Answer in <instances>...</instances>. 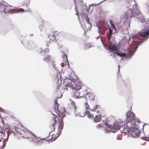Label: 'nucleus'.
Masks as SVG:
<instances>
[{
  "instance_id": "nucleus-1",
  "label": "nucleus",
  "mask_w": 149,
  "mask_h": 149,
  "mask_svg": "<svg viewBox=\"0 0 149 149\" xmlns=\"http://www.w3.org/2000/svg\"><path fill=\"white\" fill-rule=\"evenodd\" d=\"M21 126L20 123L18 124V126H17L16 124L15 125L14 128L15 131L14 132V134L15 138L19 139L22 137L26 139L32 138L33 134L29 130L27 129L21 130L19 128Z\"/></svg>"
},
{
  "instance_id": "nucleus-2",
  "label": "nucleus",
  "mask_w": 149,
  "mask_h": 149,
  "mask_svg": "<svg viewBox=\"0 0 149 149\" xmlns=\"http://www.w3.org/2000/svg\"><path fill=\"white\" fill-rule=\"evenodd\" d=\"M0 126V142L3 140V148L5 147L6 144V141L7 138L10 134H12V130L10 127L9 125H6L5 129Z\"/></svg>"
},
{
  "instance_id": "nucleus-3",
  "label": "nucleus",
  "mask_w": 149,
  "mask_h": 149,
  "mask_svg": "<svg viewBox=\"0 0 149 149\" xmlns=\"http://www.w3.org/2000/svg\"><path fill=\"white\" fill-rule=\"evenodd\" d=\"M53 115L56 116L53 118L50 121V124L53 127V130H54L55 128L56 127V123H59L58 130L59 132H61L63 130L64 126V122L63 121V119L62 118H58L56 115H55L54 113Z\"/></svg>"
},
{
  "instance_id": "nucleus-4",
  "label": "nucleus",
  "mask_w": 149,
  "mask_h": 149,
  "mask_svg": "<svg viewBox=\"0 0 149 149\" xmlns=\"http://www.w3.org/2000/svg\"><path fill=\"white\" fill-rule=\"evenodd\" d=\"M54 109L55 112L57 113V116H59V118L64 117L66 116L65 112H66L65 108H63L62 109H58L59 104L57 102V100H55L54 102Z\"/></svg>"
},
{
  "instance_id": "nucleus-5",
  "label": "nucleus",
  "mask_w": 149,
  "mask_h": 149,
  "mask_svg": "<svg viewBox=\"0 0 149 149\" xmlns=\"http://www.w3.org/2000/svg\"><path fill=\"white\" fill-rule=\"evenodd\" d=\"M149 35V28L140 32L137 37L138 40L136 41H139L140 42H141L145 39H146L148 38Z\"/></svg>"
},
{
  "instance_id": "nucleus-6",
  "label": "nucleus",
  "mask_w": 149,
  "mask_h": 149,
  "mask_svg": "<svg viewBox=\"0 0 149 149\" xmlns=\"http://www.w3.org/2000/svg\"><path fill=\"white\" fill-rule=\"evenodd\" d=\"M68 86L70 87L72 89L75 90H79L81 88L82 84L81 81H77L75 82L74 80H71L70 82H69L68 84Z\"/></svg>"
},
{
  "instance_id": "nucleus-7",
  "label": "nucleus",
  "mask_w": 149,
  "mask_h": 149,
  "mask_svg": "<svg viewBox=\"0 0 149 149\" xmlns=\"http://www.w3.org/2000/svg\"><path fill=\"white\" fill-rule=\"evenodd\" d=\"M120 129V126L118 123H115L113 126L108 125L107 128L104 129L107 132H113L115 133Z\"/></svg>"
},
{
  "instance_id": "nucleus-8",
  "label": "nucleus",
  "mask_w": 149,
  "mask_h": 149,
  "mask_svg": "<svg viewBox=\"0 0 149 149\" xmlns=\"http://www.w3.org/2000/svg\"><path fill=\"white\" fill-rule=\"evenodd\" d=\"M72 106H73L74 111L76 114H77H77H79L82 117H84L85 116V115H86L88 118L92 119L94 117L93 114H91L90 111H86L85 112H84L83 114H81L82 113V112L81 113H79L78 111H77V113H76V107L75 105V102H74L72 101Z\"/></svg>"
},
{
  "instance_id": "nucleus-9",
  "label": "nucleus",
  "mask_w": 149,
  "mask_h": 149,
  "mask_svg": "<svg viewBox=\"0 0 149 149\" xmlns=\"http://www.w3.org/2000/svg\"><path fill=\"white\" fill-rule=\"evenodd\" d=\"M128 133L129 136L132 137H136L139 136L140 132L139 130L132 129L129 130Z\"/></svg>"
},
{
  "instance_id": "nucleus-10",
  "label": "nucleus",
  "mask_w": 149,
  "mask_h": 149,
  "mask_svg": "<svg viewBox=\"0 0 149 149\" xmlns=\"http://www.w3.org/2000/svg\"><path fill=\"white\" fill-rule=\"evenodd\" d=\"M58 34L57 31L51 32L49 34L48 38L50 40V41L56 42L57 41L56 38V36Z\"/></svg>"
},
{
  "instance_id": "nucleus-11",
  "label": "nucleus",
  "mask_w": 149,
  "mask_h": 149,
  "mask_svg": "<svg viewBox=\"0 0 149 149\" xmlns=\"http://www.w3.org/2000/svg\"><path fill=\"white\" fill-rule=\"evenodd\" d=\"M132 9L133 11V14L134 17L139 16L140 15L141 12L139 11V8L137 6L136 4L133 5Z\"/></svg>"
},
{
  "instance_id": "nucleus-12",
  "label": "nucleus",
  "mask_w": 149,
  "mask_h": 149,
  "mask_svg": "<svg viewBox=\"0 0 149 149\" xmlns=\"http://www.w3.org/2000/svg\"><path fill=\"white\" fill-rule=\"evenodd\" d=\"M133 11L132 10V9L131 8H130L125 14L124 17L125 21L128 19L129 20H130L131 19L132 17H133Z\"/></svg>"
},
{
  "instance_id": "nucleus-13",
  "label": "nucleus",
  "mask_w": 149,
  "mask_h": 149,
  "mask_svg": "<svg viewBox=\"0 0 149 149\" xmlns=\"http://www.w3.org/2000/svg\"><path fill=\"white\" fill-rule=\"evenodd\" d=\"M135 116L133 112H128L126 114V121L129 123L132 121Z\"/></svg>"
},
{
  "instance_id": "nucleus-14",
  "label": "nucleus",
  "mask_w": 149,
  "mask_h": 149,
  "mask_svg": "<svg viewBox=\"0 0 149 149\" xmlns=\"http://www.w3.org/2000/svg\"><path fill=\"white\" fill-rule=\"evenodd\" d=\"M43 60L47 62H51L54 67H55L54 64V61L52 59V58L50 55H47L45 57L43 58Z\"/></svg>"
},
{
  "instance_id": "nucleus-15",
  "label": "nucleus",
  "mask_w": 149,
  "mask_h": 149,
  "mask_svg": "<svg viewBox=\"0 0 149 149\" xmlns=\"http://www.w3.org/2000/svg\"><path fill=\"white\" fill-rule=\"evenodd\" d=\"M15 7L12 6L6 5L5 10V13H7L9 11L12 10H13L14 12H15Z\"/></svg>"
},
{
  "instance_id": "nucleus-16",
  "label": "nucleus",
  "mask_w": 149,
  "mask_h": 149,
  "mask_svg": "<svg viewBox=\"0 0 149 149\" xmlns=\"http://www.w3.org/2000/svg\"><path fill=\"white\" fill-rule=\"evenodd\" d=\"M107 49L108 50L109 49L115 51H118V49L117 46L113 44H111L108 47Z\"/></svg>"
},
{
  "instance_id": "nucleus-17",
  "label": "nucleus",
  "mask_w": 149,
  "mask_h": 149,
  "mask_svg": "<svg viewBox=\"0 0 149 149\" xmlns=\"http://www.w3.org/2000/svg\"><path fill=\"white\" fill-rule=\"evenodd\" d=\"M6 6V3L4 2L0 3V11L1 12L5 13Z\"/></svg>"
},
{
  "instance_id": "nucleus-18",
  "label": "nucleus",
  "mask_w": 149,
  "mask_h": 149,
  "mask_svg": "<svg viewBox=\"0 0 149 149\" xmlns=\"http://www.w3.org/2000/svg\"><path fill=\"white\" fill-rule=\"evenodd\" d=\"M85 95H87V97L88 99L90 100H94L95 96L92 93H91L90 92L87 93L86 94H85Z\"/></svg>"
},
{
  "instance_id": "nucleus-19",
  "label": "nucleus",
  "mask_w": 149,
  "mask_h": 149,
  "mask_svg": "<svg viewBox=\"0 0 149 149\" xmlns=\"http://www.w3.org/2000/svg\"><path fill=\"white\" fill-rule=\"evenodd\" d=\"M101 117L102 116L101 114L96 115L94 119V122L95 123L100 122L101 120Z\"/></svg>"
},
{
  "instance_id": "nucleus-20",
  "label": "nucleus",
  "mask_w": 149,
  "mask_h": 149,
  "mask_svg": "<svg viewBox=\"0 0 149 149\" xmlns=\"http://www.w3.org/2000/svg\"><path fill=\"white\" fill-rule=\"evenodd\" d=\"M33 137L34 138V139H33L32 140V143H34V142L38 143L39 141L41 140V139L40 138L35 135L34 134H33V136H32V137Z\"/></svg>"
},
{
  "instance_id": "nucleus-21",
  "label": "nucleus",
  "mask_w": 149,
  "mask_h": 149,
  "mask_svg": "<svg viewBox=\"0 0 149 149\" xmlns=\"http://www.w3.org/2000/svg\"><path fill=\"white\" fill-rule=\"evenodd\" d=\"M49 49L48 48H45L43 50L39 51V53L41 55H45V53L49 52Z\"/></svg>"
},
{
  "instance_id": "nucleus-22",
  "label": "nucleus",
  "mask_w": 149,
  "mask_h": 149,
  "mask_svg": "<svg viewBox=\"0 0 149 149\" xmlns=\"http://www.w3.org/2000/svg\"><path fill=\"white\" fill-rule=\"evenodd\" d=\"M74 94L73 95V96L74 97L76 98H79L80 97V93L78 91H76L74 92Z\"/></svg>"
},
{
  "instance_id": "nucleus-23",
  "label": "nucleus",
  "mask_w": 149,
  "mask_h": 149,
  "mask_svg": "<svg viewBox=\"0 0 149 149\" xmlns=\"http://www.w3.org/2000/svg\"><path fill=\"white\" fill-rule=\"evenodd\" d=\"M108 32L109 33V35L107 37V38L108 40H110L111 38V35L113 33L112 30L111 28H109Z\"/></svg>"
},
{
  "instance_id": "nucleus-24",
  "label": "nucleus",
  "mask_w": 149,
  "mask_h": 149,
  "mask_svg": "<svg viewBox=\"0 0 149 149\" xmlns=\"http://www.w3.org/2000/svg\"><path fill=\"white\" fill-rule=\"evenodd\" d=\"M110 24L111 28L113 30L114 29V30L115 33H116V29L115 25L111 20H110Z\"/></svg>"
},
{
  "instance_id": "nucleus-25",
  "label": "nucleus",
  "mask_w": 149,
  "mask_h": 149,
  "mask_svg": "<svg viewBox=\"0 0 149 149\" xmlns=\"http://www.w3.org/2000/svg\"><path fill=\"white\" fill-rule=\"evenodd\" d=\"M100 107V105H97L95 106L92 109H89L90 110L92 111H96L97 109H99Z\"/></svg>"
},
{
  "instance_id": "nucleus-26",
  "label": "nucleus",
  "mask_w": 149,
  "mask_h": 149,
  "mask_svg": "<svg viewBox=\"0 0 149 149\" xmlns=\"http://www.w3.org/2000/svg\"><path fill=\"white\" fill-rule=\"evenodd\" d=\"M114 53L120 57H125L126 56V54L124 53H120L118 52H115Z\"/></svg>"
},
{
  "instance_id": "nucleus-27",
  "label": "nucleus",
  "mask_w": 149,
  "mask_h": 149,
  "mask_svg": "<svg viewBox=\"0 0 149 149\" xmlns=\"http://www.w3.org/2000/svg\"><path fill=\"white\" fill-rule=\"evenodd\" d=\"M57 137L56 136L55 134H53L52 135V138L50 140L51 141L55 140L57 139Z\"/></svg>"
},
{
  "instance_id": "nucleus-28",
  "label": "nucleus",
  "mask_w": 149,
  "mask_h": 149,
  "mask_svg": "<svg viewBox=\"0 0 149 149\" xmlns=\"http://www.w3.org/2000/svg\"><path fill=\"white\" fill-rule=\"evenodd\" d=\"M24 10L22 8H20L19 9H15V13H18L19 12H22L24 11Z\"/></svg>"
},
{
  "instance_id": "nucleus-29",
  "label": "nucleus",
  "mask_w": 149,
  "mask_h": 149,
  "mask_svg": "<svg viewBox=\"0 0 149 149\" xmlns=\"http://www.w3.org/2000/svg\"><path fill=\"white\" fill-rule=\"evenodd\" d=\"M85 46L86 47L85 49H86V48H89L91 47H92V45L90 43H88L85 44Z\"/></svg>"
},
{
  "instance_id": "nucleus-30",
  "label": "nucleus",
  "mask_w": 149,
  "mask_h": 149,
  "mask_svg": "<svg viewBox=\"0 0 149 149\" xmlns=\"http://www.w3.org/2000/svg\"><path fill=\"white\" fill-rule=\"evenodd\" d=\"M104 126V124L102 123L99 124L96 126V127L98 129H100L101 128L103 127Z\"/></svg>"
},
{
  "instance_id": "nucleus-31",
  "label": "nucleus",
  "mask_w": 149,
  "mask_h": 149,
  "mask_svg": "<svg viewBox=\"0 0 149 149\" xmlns=\"http://www.w3.org/2000/svg\"><path fill=\"white\" fill-rule=\"evenodd\" d=\"M86 20L87 22V23L86 24L87 25H91V24L90 23V19L88 18L87 17L86 18Z\"/></svg>"
},
{
  "instance_id": "nucleus-32",
  "label": "nucleus",
  "mask_w": 149,
  "mask_h": 149,
  "mask_svg": "<svg viewBox=\"0 0 149 149\" xmlns=\"http://www.w3.org/2000/svg\"><path fill=\"white\" fill-rule=\"evenodd\" d=\"M85 105L86 107V109L87 110L88 109H89V106L88 103L87 102H86L85 103Z\"/></svg>"
},
{
  "instance_id": "nucleus-33",
  "label": "nucleus",
  "mask_w": 149,
  "mask_h": 149,
  "mask_svg": "<svg viewBox=\"0 0 149 149\" xmlns=\"http://www.w3.org/2000/svg\"><path fill=\"white\" fill-rule=\"evenodd\" d=\"M59 34L61 36V38H64L65 37V34L64 33H60Z\"/></svg>"
},
{
  "instance_id": "nucleus-34",
  "label": "nucleus",
  "mask_w": 149,
  "mask_h": 149,
  "mask_svg": "<svg viewBox=\"0 0 149 149\" xmlns=\"http://www.w3.org/2000/svg\"><path fill=\"white\" fill-rule=\"evenodd\" d=\"M24 6H26V7L27 8H26L25 9V11L26 12H28L29 10V7H28V5L27 4H26L25 5H24Z\"/></svg>"
},
{
  "instance_id": "nucleus-35",
  "label": "nucleus",
  "mask_w": 149,
  "mask_h": 149,
  "mask_svg": "<svg viewBox=\"0 0 149 149\" xmlns=\"http://www.w3.org/2000/svg\"><path fill=\"white\" fill-rule=\"evenodd\" d=\"M82 16L84 17L85 18H86L88 17V16L85 13H83L82 14Z\"/></svg>"
},
{
  "instance_id": "nucleus-36",
  "label": "nucleus",
  "mask_w": 149,
  "mask_h": 149,
  "mask_svg": "<svg viewBox=\"0 0 149 149\" xmlns=\"http://www.w3.org/2000/svg\"><path fill=\"white\" fill-rule=\"evenodd\" d=\"M121 133H123L124 135H125L126 134V129H125V130H124V131L123 132H122L121 130Z\"/></svg>"
},
{
  "instance_id": "nucleus-37",
  "label": "nucleus",
  "mask_w": 149,
  "mask_h": 149,
  "mask_svg": "<svg viewBox=\"0 0 149 149\" xmlns=\"http://www.w3.org/2000/svg\"><path fill=\"white\" fill-rule=\"evenodd\" d=\"M63 58H65V59H66L67 61H68L67 56L66 54H64L63 56Z\"/></svg>"
},
{
  "instance_id": "nucleus-38",
  "label": "nucleus",
  "mask_w": 149,
  "mask_h": 149,
  "mask_svg": "<svg viewBox=\"0 0 149 149\" xmlns=\"http://www.w3.org/2000/svg\"><path fill=\"white\" fill-rule=\"evenodd\" d=\"M75 9H76V11H77V13H76V14L77 15L79 16V15H78V10H77V7H76V6L75 7Z\"/></svg>"
},
{
  "instance_id": "nucleus-39",
  "label": "nucleus",
  "mask_w": 149,
  "mask_h": 149,
  "mask_svg": "<svg viewBox=\"0 0 149 149\" xmlns=\"http://www.w3.org/2000/svg\"><path fill=\"white\" fill-rule=\"evenodd\" d=\"M101 110H98L97 111V113H101Z\"/></svg>"
},
{
  "instance_id": "nucleus-40",
  "label": "nucleus",
  "mask_w": 149,
  "mask_h": 149,
  "mask_svg": "<svg viewBox=\"0 0 149 149\" xmlns=\"http://www.w3.org/2000/svg\"><path fill=\"white\" fill-rule=\"evenodd\" d=\"M111 55H112V54H111ZM112 55L113 57H115L116 56V55L114 54H113Z\"/></svg>"
},
{
  "instance_id": "nucleus-41",
  "label": "nucleus",
  "mask_w": 149,
  "mask_h": 149,
  "mask_svg": "<svg viewBox=\"0 0 149 149\" xmlns=\"http://www.w3.org/2000/svg\"><path fill=\"white\" fill-rule=\"evenodd\" d=\"M74 2L75 4H76V0H74Z\"/></svg>"
},
{
  "instance_id": "nucleus-42",
  "label": "nucleus",
  "mask_w": 149,
  "mask_h": 149,
  "mask_svg": "<svg viewBox=\"0 0 149 149\" xmlns=\"http://www.w3.org/2000/svg\"><path fill=\"white\" fill-rule=\"evenodd\" d=\"M47 46L48 47H49V45L48 44H47Z\"/></svg>"
},
{
  "instance_id": "nucleus-43",
  "label": "nucleus",
  "mask_w": 149,
  "mask_h": 149,
  "mask_svg": "<svg viewBox=\"0 0 149 149\" xmlns=\"http://www.w3.org/2000/svg\"><path fill=\"white\" fill-rule=\"evenodd\" d=\"M105 125H106V124L105 123Z\"/></svg>"
},
{
  "instance_id": "nucleus-44",
  "label": "nucleus",
  "mask_w": 149,
  "mask_h": 149,
  "mask_svg": "<svg viewBox=\"0 0 149 149\" xmlns=\"http://www.w3.org/2000/svg\"><path fill=\"white\" fill-rule=\"evenodd\" d=\"M143 137H142L141 138L142 139Z\"/></svg>"
}]
</instances>
